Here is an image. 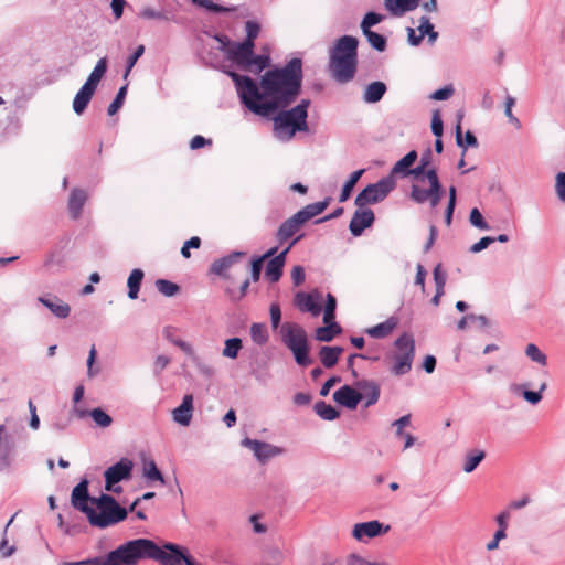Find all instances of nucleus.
Returning a JSON list of instances; mask_svg holds the SVG:
<instances>
[{
    "label": "nucleus",
    "mask_w": 565,
    "mask_h": 565,
    "mask_svg": "<svg viewBox=\"0 0 565 565\" xmlns=\"http://www.w3.org/2000/svg\"><path fill=\"white\" fill-rule=\"evenodd\" d=\"M343 349L340 347H323L320 350V360L326 367H332L342 354Z\"/></svg>",
    "instance_id": "nucleus-34"
},
{
    "label": "nucleus",
    "mask_w": 565,
    "mask_h": 565,
    "mask_svg": "<svg viewBox=\"0 0 565 565\" xmlns=\"http://www.w3.org/2000/svg\"><path fill=\"white\" fill-rule=\"evenodd\" d=\"M384 8L394 17H403L405 13L415 10L419 6V0H383ZM422 9L425 12H437V0H423Z\"/></svg>",
    "instance_id": "nucleus-14"
},
{
    "label": "nucleus",
    "mask_w": 565,
    "mask_h": 565,
    "mask_svg": "<svg viewBox=\"0 0 565 565\" xmlns=\"http://www.w3.org/2000/svg\"><path fill=\"white\" fill-rule=\"evenodd\" d=\"M228 75L235 83L241 102L253 114L268 117L285 108L298 95L301 85V61L292 58L284 68L268 71L259 85L247 76L234 72Z\"/></svg>",
    "instance_id": "nucleus-1"
},
{
    "label": "nucleus",
    "mask_w": 565,
    "mask_h": 565,
    "mask_svg": "<svg viewBox=\"0 0 565 565\" xmlns=\"http://www.w3.org/2000/svg\"><path fill=\"white\" fill-rule=\"evenodd\" d=\"M95 360H96V349L93 345L89 350V354H88V359H87V376L89 379H93L99 372L98 369L94 367Z\"/></svg>",
    "instance_id": "nucleus-62"
},
{
    "label": "nucleus",
    "mask_w": 565,
    "mask_h": 565,
    "mask_svg": "<svg viewBox=\"0 0 565 565\" xmlns=\"http://www.w3.org/2000/svg\"><path fill=\"white\" fill-rule=\"evenodd\" d=\"M333 401L348 409H355L364 401V406L370 407L377 403L380 398V387L373 381H360L356 388L350 385H343L334 391Z\"/></svg>",
    "instance_id": "nucleus-3"
},
{
    "label": "nucleus",
    "mask_w": 565,
    "mask_h": 565,
    "mask_svg": "<svg viewBox=\"0 0 565 565\" xmlns=\"http://www.w3.org/2000/svg\"><path fill=\"white\" fill-rule=\"evenodd\" d=\"M374 222V213L369 207H359L351 221H350V232L353 236H360L363 231L370 227Z\"/></svg>",
    "instance_id": "nucleus-20"
},
{
    "label": "nucleus",
    "mask_w": 565,
    "mask_h": 565,
    "mask_svg": "<svg viewBox=\"0 0 565 565\" xmlns=\"http://www.w3.org/2000/svg\"><path fill=\"white\" fill-rule=\"evenodd\" d=\"M152 546L150 559H154L161 565H189V563H193L188 555L186 548L177 544L168 543L159 546L152 541Z\"/></svg>",
    "instance_id": "nucleus-11"
},
{
    "label": "nucleus",
    "mask_w": 565,
    "mask_h": 565,
    "mask_svg": "<svg viewBox=\"0 0 565 565\" xmlns=\"http://www.w3.org/2000/svg\"><path fill=\"white\" fill-rule=\"evenodd\" d=\"M38 301L46 307L56 318L65 319L71 313V307L56 296L39 297Z\"/></svg>",
    "instance_id": "nucleus-24"
},
{
    "label": "nucleus",
    "mask_w": 565,
    "mask_h": 565,
    "mask_svg": "<svg viewBox=\"0 0 565 565\" xmlns=\"http://www.w3.org/2000/svg\"><path fill=\"white\" fill-rule=\"evenodd\" d=\"M242 446L252 450L255 458L260 462H266L270 458L277 457L284 452L280 447L250 438H244Z\"/></svg>",
    "instance_id": "nucleus-17"
},
{
    "label": "nucleus",
    "mask_w": 565,
    "mask_h": 565,
    "mask_svg": "<svg viewBox=\"0 0 565 565\" xmlns=\"http://www.w3.org/2000/svg\"><path fill=\"white\" fill-rule=\"evenodd\" d=\"M308 100H302L296 107L279 113L274 118L275 137L281 141L290 140L297 131L307 129Z\"/></svg>",
    "instance_id": "nucleus-6"
},
{
    "label": "nucleus",
    "mask_w": 565,
    "mask_h": 565,
    "mask_svg": "<svg viewBox=\"0 0 565 565\" xmlns=\"http://www.w3.org/2000/svg\"><path fill=\"white\" fill-rule=\"evenodd\" d=\"M555 190L559 201L565 203V172L556 174Z\"/></svg>",
    "instance_id": "nucleus-57"
},
{
    "label": "nucleus",
    "mask_w": 565,
    "mask_h": 565,
    "mask_svg": "<svg viewBox=\"0 0 565 565\" xmlns=\"http://www.w3.org/2000/svg\"><path fill=\"white\" fill-rule=\"evenodd\" d=\"M397 320L393 317L388 318L384 322H381L376 326L367 328L365 333L374 339H382L392 333V331L396 328Z\"/></svg>",
    "instance_id": "nucleus-27"
},
{
    "label": "nucleus",
    "mask_w": 565,
    "mask_h": 565,
    "mask_svg": "<svg viewBox=\"0 0 565 565\" xmlns=\"http://www.w3.org/2000/svg\"><path fill=\"white\" fill-rule=\"evenodd\" d=\"M222 43V50L225 56L232 63L244 68L248 57L253 54L254 43L242 42V43H223L221 39H217Z\"/></svg>",
    "instance_id": "nucleus-16"
},
{
    "label": "nucleus",
    "mask_w": 565,
    "mask_h": 565,
    "mask_svg": "<svg viewBox=\"0 0 565 565\" xmlns=\"http://www.w3.org/2000/svg\"><path fill=\"white\" fill-rule=\"evenodd\" d=\"M157 289L166 297H172L179 291L178 285L166 279L156 281Z\"/></svg>",
    "instance_id": "nucleus-51"
},
{
    "label": "nucleus",
    "mask_w": 565,
    "mask_h": 565,
    "mask_svg": "<svg viewBox=\"0 0 565 565\" xmlns=\"http://www.w3.org/2000/svg\"><path fill=\"white\" fill-rule=\"evenodd\" d=\"M525 354L533 362L544 366L546 364V355L534 343H529L525 348Z\"/></svg>",
    "instance_id": "nucleus-48"
},
{
    "label": "nucleus",
    "mask_w": 565,
    "mask_h": 565,
    "mask_svg": "<svg viewBox=\"0 0 565 565\" xmlns=\"http://www.w3.org/2000/svg\"><path fill=\"white\" fill-rule=\"evenodd\" d=\"M383 15L376 12H367L362 22H361V29L363 32L371 31V26L382 22Z\"/></svg>",
    "instance_id": "nucleus-53"
},
{
    "label": "nucleus",
    "mask_w": 565,
    "mask_h": 565,
    "mask_svg": "<svg viewBox=\"0 0 565 565\" xmlns=\"http://www.w3.org/2000/svg\"><path fill=\"white\" fill-rule=\"evenodd\" d=\"M391 525L377 520L355 523L352 527V537L360 543L387 534Z\"/></svg>",
    "instance_id": "nucleus-15"
},
{
    "label": "nucleus",
    "mask_w": 565,
    "mask_h": 565,
    "mask_svg": "<svg viewBox=\"0 0 565 565\" xmlns=\"http://www.w3.org/2000/svg\"><path fill=\"white\" fill-rule=\"evenodd\" d=\"M363 33L366 36L367 42L370 43V45L373 49H375L380 52L385 50L386 41H385L384 36H382L381 34H379L376 32H373V31H366Z\"/></svg>",
    "instance_id": "nucleus-50"
},
{
    "label": "nucleus",
    "mask_w": 565,
    "mask_h": 565,
    "mask_svg": "<svg viewBox=\"0 0 565 565\" xmlns=\"http://www.w3.org/2000/svg\"><path fill=\"white\" fill-rule=\"evenodd\" d=\"M337 300L328 294L326 297V305L323 310V327L316 330V339L323 342L331 341L335 335L341 333V327L334 321L335 318Z\"/></svg>",
    "instance_id": "nucleus-12"
},
{
    "label": "nucleus",
    "mask_w": 565,
    "mask_h": 565,
    "mask_svg": "<svg viewBox=\"0 0 565 565\" xmlns=\"http://www.w3.org/2000/svg\"><path fill=\"white\" fill-rule=\"evenodd\" d=\"M322 295L315 290L311 292H297L295 296V305L300 311L310 312L317 317L321 312Z\"/></svg>",
    "instance_id": "nucleus-18"
},
{
    "label": "nucleus",
    "mask_w": 565,
    "mask_h": 565,
    "mask_svg": "<svg viewBox=\"0 0 565 565\" xmlns=\"http://www.w3.org/2000/svg\"><path fill=\"white\" fill-rule=\"evenodd\" d=\"M277 253V247H273L269 250H267L262 257L254 259L252 263V279L254 281H257L260 276V270L263 267V260L268 257L275 256Z\"/></svg>",
    "instance_id": "nucleus-46"
},
{
    "label": "nucleus",
    "mask_w": 565,
    "mask_h": 565,
    "mask_svg": "<svg viewBox=\"0 0 565 565\" xmlns=\"http://www.w3.org/2000/svg\"><path fill=\"white\" fill-rule=\"evenodd\" d=\"M386 90V86L382 82H373L367 85L364 92V100L367 103L379 102Z\"/></svg>",
    "instance_id": "nucleus-37"
},
{
    "label": "nucleus",
    "mask_w": 565,
    "mask_h": 565,
    "mask_svg": "<svg viewBox=\"0 0 565 565\" xmlns=\"http://www.w3.org/2000/svg\"><path fill=\"white\" fill-rule=\"evenodd\" d=\"M94 499L88 495L87 480H82L72 491V504L84 513L92 507Z\"/></svg>",
    "instance_id": "nucleus-23"
},
{
    "label": "nucleus",
    "mask_w": 565,
    "mask_h": 565,
    "mask_svg": "<svg viewBox=\"0 0 565 565\" xmlns=\"http://www.w3.org/2000/svg\"><path fill=\"white\" fill-rule=\"evenodd\" d=\"M315 411L324 420H334L340 416V413L332 405L324 402L316 403Z\"/></svg>",
    "instance_id": "nucleus-42"
},
{
    "label": "nucleus",
    "mask_w": 565,
    "mask_h": 565,
    "mask_svg": "<svg viewBox=\"0 0 565 565\" xmlns=\"http://www.w3.org/2000/svg\"><path fill=\"white\" fill-rule=\"evenodd\" d=\"M428 36V41L434 43L437 40L438 33L434 30V25L430 23L427 17H422L418 25V36L420 41L424 36Z\"/></svg>",
    "instance_id": "nucleus-44"
},
{
    "label": "nucleus",
    "mask_w": 565,
    "mask_h": 565,
    "mask_svg": "<svg viewBox=\"0 0 565 565\" xmlns=\"http://www.w3.org/2000/svg\"><path fill=\"white\" fill-rule=\"evenodd\" d=\"M198 7L204 8L212 12H222L226 9L222 6L216 4L213 0H192Z\"/></svg>",
    "instance_id": "nucleus-61"
},
{
    "label": "nucleus",
    "mask_w": 565,
    "mask_h": 565,
    "mask_svg": "<svg viewBox=\"0 0 565 565\" xmlns=\"http://www.w3.org/2000/svg\"><path fill=\"white\" fill-rule=\"evenodd\" d=\"M327 206H328L327 201L317 202V203L308 204L307 206H305L303 209L298 211L296 214H297V217L300 218V222L306 223L310 218L322 213Z\"/></svg>",
    "instance_id": "nucleus-33"
},
{
    "label": "nucleus",
    "mask_w": 565,
    "mask_h": 565,
    "mask_svg": "<svg viewBox=\"0 0 565 565\" xmlns=\"http://www.w3.org/2000/svg\"><path fill=\"white\" fill-rule=\"evenodd\" d=\"M414 183L411 198L417 203L429 202L433 207L437 206L441 199V185L435 169L423 171V168L412 170Z\"/></svg>",
    "instance_id": "nucleus-5"
},
{
    "label": "nucleus",
    "mask_w": 565,
    "mask_h": 565,
    "mask_svg": "<svg viewBox=\"0 0 565 565\" xmlns=\"http://www.w3.org/2000/svg\"><path fill=\"white\" fill-rule=\"evenodd\" d=\"M95 90L85 84L79 88L73 99V110L76 115H82L90 102Z\"/></svg>",
    "instance_id": "nucleus-26"
},
{
    "label": "nucleus",
    "mask_w": 565,
    "mask_h": 565,
    "mask_svg": "<svg viewBox=\"0 0 565 565\" xmlns=\"http://www.w3.org/2000/svg\"><path fill=\"white\" fill-rule=\"evenodd\" d=\"M411 424V415H404L398 419L394 420L392 426L395 428V434L397 437L404 439V449H408L415 444V437L405 431V427Z\"/></svg>",
    "instance_id": "nucleus-25"
},
{
    "label": "nucleus",
    "mask_w": 565,
    "mask_h": 565,
    "mask_svg": "<svg viewBox=\"0 0 565 565\" xmlns=\"http://www.w3.org/2000/svg\"><path fill=\"white\" fill-rule=\"evenodd\" d=\"M484 458V451L482 450H475L469 452L463 461L462 469L466 473H471L478 465L483 460Z\"/></svg>",
    "instance_id": "nucleus-43"
},
{
    "label": "nucleus",
    "mask_w": 565,
    "mask_h": 565,
    "mask_svg": "<svg viewBox=\"0 0 565 565\" xmlns=\"http://www.w3.org/2000/svg\"><path fill=\"white\" fill-rule=\"evenodd\" d=\"M243 348L242 340L239 338H230L224 342L222 355L226 359L234 360L238 356L239 351Z\"/></svg>",
    "instance_id": "nucleus-38"
},
{
    "label": "nucleus",
    "mask_w": 565,
    "mask_h": 565,
    "mask_svg": "<svg viewBox=\"0 0 565 565\" xmlns=\"http://www.w3.org/2000/svg\"><path fill=\"white\" fill-rule=\"evenodd\" d=\"M396 181L393 175L382 178L376 183L369 184L355 198L354 204L364 207L383 201L395 188Z\"/></svg>",
    "instance_id": "nucleus-10"
},
{
    "label": "nucleus",
    "mask_w": 565,
    "mask_h": 565,
    "mask_svg": "<svg viewBox=\"0 0 565 565\" xmlns=\"http://www.w3.org/2000/svg\"><path fill=\"white\" fill-rule=\"evenodd\" d=\"M271 328L275 330L278 328L281 319V311L278 303L274 302L269 307Z\"/></svg>",
    "instance_id": "nucleus-60"
},
{
    "label": "nucleus",
    "mask_w": 565,
    "mask_h": 565,
    "mask_svg": "<svg viewBox=\"0 0 565 565\" xmlns=\"http://www.w3.org/2000/svg\"><path fill=\"white\" fill-rule=\"evenodd\" d=\"M86 200L87 194L84 191L78 189L72 191L68 201V210L73 217H78Z\"/></svg>",
    "instance_id": "nucleus-30"
},
{
    "label": "nucleus",
    "mask_w": 565,
    "mask_h": 565,
    "mask_svg": "<svg viewBox=\"0 0 565 565\" xmlns=\"http://www.w3.org/2000/svg\"><path fill=\"white\" fill-rule=\"evenodd\" d=\"M299 239V237H297L296 239H294L286 249H284L280 254L276 255L275 257H273L267 266H266V270H265V276L273 282L277 281L280 276H281V273H282V267H284V264H285V258H286V255L287 253L290 250V248L292 247V245Z\"/></svg>",
    "instance_id": "nucleus-22"
},
{
    "label": "nucleus",
    "mask_w": 565,
    "mask_h": 565,
    "mask_svg": "<svg viewBox=\"0 0 565 565\" xmlns=\"http://www.w3.org/2000/svg\"><path fill=\"white\" fill-rule=\"evenodd\" d=\"M394 347L395 352L392 356L391 372L397 376L404 375L412 369L415 354L414 338L408 333H404L395 340Z\"/></svg>",
    "instance_id": "nucleus-9"
},
{
    "label": "nucleus",
    "mask_w": 565,
    "mask_h": 565,
    "mask_svg": "<svg viewBox=\"0 0 565 565\" xmlns=\"http://www.w3.org/2000/svg\"><path fill=\"white\" fill-rule=\"evenodd\" d=\"M358 40L344 35L338 40L330 61V68L334 78L339 82L350 81L356 66Z\"/></svg>",
    "instance_id": "nucleus-2"
},
{
    "label": "nucleus",
    "mask_w": 565,
    "mask_h": 565,
    "mask_svg": "<svg viewBox=\"0 0 565 565\" xmlns=\"http://www.w3.org/2000/svg\"><path fill=\"white\" fill-rule=\"evenodd\" d=\"M242 253H233L226 257H223L218 260H215L212 264L211 270L218 276H224L228 268H231L234 263L237 262V259L242 256Z\"/></svg>",
    "instance_id": "nucleus-31"
},
{
    "label": "nucleus",
    "mask_w": 565,
    "mask_h": 565,
    "mask_svg": "<svg viewBox=\"0 0 565 565\" xmlns=\"http://www.w3.org/2000/svg\"><path fill=\"white\" fill-rule=\"evenodd\" d=\"M269 65V56L268 55H250L248 61L243 70L260 73L264 68Z\"/></svg>",
    "instance_id": "nucleus-39"
},
{
    "label": "nucleus",
    "mask_w": 565,
    "mask_h": 565,
    "mask_svg": "<svg viewBox=\"0 0 565 565\" xmlns=\"http://www.w3.org/2000/svg\"><path fill=\"white\" fill-rule=\"evenodd\" d=\"M142 473L146 479L149 481H157L160 484H164V479L162 473L158 469L156 462L153 460H147L143 463Z\"/></svg>",
    "instance_id": "nucleus-41"
},
{
    "label": "nucleus",
    "mask_w": 565,
    "mask_h": 565,
    "mask_svg": "<svg viewBox=\"0 0 565 565\" xmlns=\"http://www.w3.org/2000/svg\"><path fill=\"white\" fill-rule=\"evenodd\" d=\"M60 565H106L105 557H94L78 562H63Z\"/></svg>",
    "instance_id": "nucleus-64"
},
{
    "label": "nucleus",
    "mask_w": 565,
    "mask_h": 565,
    "mask_svg": "<svg viewBox=\"0 0 565 565\" xmlns=\"http://www.w3.org/2000/svg\"><path fill=\"white\" fill-rule=\"evenodd\" d=\"M15 462V449L10 441L6 426L0 425V471H7Z\"/></svg>",
    "instance_id": "nucleus-19"
},
{
    "label": "nucleus",
    "mask_w": 565,
    "mask_h": 565,
    "mask_svg": "<svg viewBox=\"0 0 565 565\" xmlns=\"http://www.w3.org/2000/svg\"><path fill=\"white\" fill-rule=\"evenodd\" d=\"M446 279H447L446 273L443 270L441 265L438 264L434 268V280H435L436 289L444 290L445 285H446Z\"/></svg>",
    "instance_id": "nucleus-56"
},
{
    "label": "nucleus",
    "mask_w": 565,
    "mask_h": 565,
    "mask_svg": "<svg viewBox=\"0 0 565 565\" xmlns=\"http://www.w3.org/2000/svg\"><path fill=\"white\" fill-rule=\"evenodd\" d=\"M363 173H364V169H360V170L354 171L350 175V178L347 180V182L342 186V191L339 196L340 202H345L350 198L354 185L356 184V182L359 181V179L362 177Z\"/></svg>",
    "instance_id": "nucleus-40"
},
{
    "label": "nucleus",
    "mask_w": 565,
    "mask_h": 565,
    "mask_svg": "<svg viewBox=\"0 0 565 565\" xmlns=\"http://www.w3.org/2000/svg\"><path fill=\"white\" fill-rule=\"evenodd\" d=\"M461 119H462V114L459 115L458 122L456 125V143L458 145V147L463 149V152H466L468 147H476L477 146V139L472 135L471 131H467L465 134V137H462Z\"/></svg>",
    "instance_id": "nucleus-32"
},
{
    "label": "nucleus",
    "mask_w": 565,
    "mask_h": 565,
    "mask_svg": "<svg viewBox=\"0 0 565 565\" xmlns=\"http://www.w3.org/2000/svg\"><path fill=\"white\" fill-rule=\"evenodd\" d=\"M546 390V383H541L539 391L523 390L522 395L524 399L531 405H536L542 401V393Z\"/></svg>",
    "instance_id": "nucleus-49"
},
{
    "label": "nucleus",
    "mask_w": 565,
    "mask_h": 565,
    "mask_svg": "<svg viewBox=\"0 0 565 565\" xmlns=\"http://www.w3.org/2000/svg\"><path fill=\"white\" fill-rule=\"evenodd\" d=\"M250 338L259 345L265 344L268 341V331L264 323H253L250 326Z\"/></svg>",
    "instance_id": "nucleus-45"
},
{
    "label": "nucleus",
    "mask_w": 565,
    "mask_h": 565,
    "mask_svg": "<svg viewBox=\"0 0 565 565\" xmlns=\"http://www.w3.org/2000/svg\"><path fill=\"white\" fill-rule=\"evenodd\" d=\"M142 279L143 271L141 269L136 268L130 273L127 279L129 299H137Z\"/></svg>",
    "instance_id": "nucleus-36"
},
{
    "label": "nucleus",
    "mask_w": 565,
    "mask_h": 565,
    "mask_svg": "<svg viewBox=\"0 0 565 565\" xmlns=\"http://www.w3.org/2000/svg\"><path fill=\"white\" fill-rule=\"evenodd\" d=\"M495 239L490 236H484L480 238L477 243L470 246V252L473 254L480 253L486 249L490 244H492Z\"/></svg>",
    "instance_id": "nucleus-63"
},
{
    "label": "nucleus",
    "mask_w": 565,
    "mask_h": 565,
    "mask_svg": "<svg viewBox=\"0 0 565 565\" xmlns=\"http://www.w3.org/2000/svg\"><path fill=\"white\" fill-rule=\"evenodd\" d=\"M454 95V87L451 85L444 86L437 90H435L430 98L434 100H446Z\"/></svg>",
    "instance_id": "nucleus-58"
},
{
    "label": "nucleus",
    "mask_w": 565,
    "mask_h": 565,
    "mask_svg": "<svg viewBox=\"0 0 565 565\" xmlns=\"http://www.w3.org/2000/svg\"><path fill=\"white\" fill-rule=\"evenodd\" d=\"M416 159H417V152L415 150L409 151L407 154H405L401 160H398L395 163L390 175L394 177V174H397V173H403L405 175L412 174V170H408V168L411 166H413V163L416 161Z\"/></svg>",
    "instance_id": "nucleus-35"
},
{
    "label": "nucleus",
    "mask_w": 565,
    "mask_h": 565,
    "mask_svg": "<svg viewBox=\"0 0 565 565\" xmlns=\"http://www.w3.org/2000/svg\"><path fill=\"white\" fill-rule=\"evenodd\" d=\"M282 342L292 352L295 361L301 365L310 364L308 356V339L303 328L297 323L285 322L280 328Z\"/></svg>",
    "instance_id": "nucleus-8"
},
{
    "label": "nucleus",
    "mask_w": 565,
    "mask_h": 565,
    "mask_svg": "<svg viewBox=\"0 0 565 565\" xmlns=\"http://www.w3.org/2000/svg\"><path fill=\"white\" fill-rule=\"evenodd\" d=\"M469 221L472 226H475L479 230H488L489 228L488 223L486 222L481 212L477 207H473L470 211Z\"/></svg>",
    "instance_id": "nucleus-54"
},
{
    "label": "nucleus",
    "mask_w": 565,
    "mask_h": 565,
    "mask_svg": "<svg viewBox=\"0 0 565 565\" xmlns=\"http://www.w3.org/2000/svg\"><path fill=\"white\" fill-rule=\"evenodd\" d=\"M126 94H127V86H122L119 88L115 99L113 100V103L108 106V109H107V113L109 116H113L115 115L119 108L122 106L124 104V100H125V97H126Z\"/></svg>",
    "instance_id": "nucleus-52"
},
{
    "label": "nucleus",
    "mask_w": 565,
    "mask_h": 565,
    "mask_svg": "<svg viewBox=\"0 0 565 565\" xmlns=\"http://www.w3.org/2000/svg\"><path fill=\"white\" fill-rule=\"evenodd\" d=\"M443 120H441V117H440V113L439 110H435L433 113V117H431V132L434 134L435 137H441L443 136Z\"/></svg>",
    "instance_id": "nucleus-59"
},
{
    "label": "nucleus",
    "mask_w": 565,
    "mask_h": 565,
    "mask_svg": "<svg viewBox=\"0 0 565 565\" xmlns=\"http://www.w3.org/2000/svg\"><path fill=\"white\" fill-rule=\"evenodd\" d=\"M107 71V60L106 57H102L97 61L94 70L90 72L89 76L87 77L86 82L84 83L86 86L93 88L96 90L99 82L104 77L105 73Z\"/></svg>",
    "instance_id": "nucleus-29"
},
{
    "label": "nucleus",
    "mask_w": 565,
    "mask_h": 565,
    "mask_svg": "<svg viewBox=\"0 0 565 565\" xmlns=\"http://www.w3.org/2000/svg\"><path fill=\"white\" fill-rule=\"evenodd\" d=\"M92 507L85 512L89 523L97 527H107L119 523L127 516V510L121 508L114 498L102 494L92 501Z\"/></svg>",
    "instance_id": "nucleus-4"
},
{
    "label": "nucleus",
    "mask_w": 565,
    "mask_h": 565,
    "mask_svg": "<svg viewBox=\"0 0 565 565\" xmlns=\"http://www.w3.org/2000/svg\"><path fill=\"white\" fill-rule=\"evenodd\" d=\"M132 468L134 463L128 458H122L117 463L107 468L104 473L105 490L119 493L121 491V487L118 486V483L130 478Z\"/></svg>",
    "instance_id": "nucleus-13"
},
{
    "label": "nucleus",
    "mask_w": 565,
    "mask_h": 565,
    "mask_svg": "<svg viewBox=\"0 0 565 565\" xmlns=\"http://www.w3.org/2000/svg\"><path fill=\"white\" fill-rule=\"evenodd\" d=\"M152 541L137 539L121 544L105 556L106 565H137L142 559H150Z\"/></svg>",
    "instance_id": "nucleus-7"
},
{
    "label": "nucleus",
    "mask_w": 565,
    "mask_h": 565,
    "mask_svg": "<svg viewBox=\"0 0 565 565\" xmlns=\"http://www.w3.org/2000/svg\"><path fill=\"white\" fill-rule=\"evenodd\" d=\"M164 334L174 345L180 348L185 354L192 355L194 353L193 347L189 342H185L179 338H172L170 335L169 329L164 330Z\"/></svg>",
    "instance_id": "nucleus-55"
},
{
    "label": "nucleus",
    "mask_w": 565,
    "mask_h": 565,
    "mask_svg": "<svg viewBox=\"0 0 565 565\" xmlns=\"http://www.w3.org/2000/svg\"><path fill=\"white\" fill-rule=\"evenodd\" d=\"M172 419L175 424L186 427L190 425L193 416V397L188 394L183 397L180 406L171 412Z\"/></svg>",
    "instance_id": "nucleus-21"
},
{
    "label": "nucleus",
    "mask_w": 565,
    "mask_h": 565,
    "mask_svg": "<svg viewBox=\"0 0 565 565\" xmlns=\"http://www.w3.org/2000/svg\"><path fill=\"white\" fill-rule=\"evenodd\" d=\"M94 423L103 428L109 427L113 423L111 417L102 408H94L89 413Z\"/></svg>",
    "instance_id": "nucleus-47"
},
{
    "label": "nucleus",
    "mask_w": 565,
    "mask_h": 565,
    "mask_svg": "<svg viewBox=\"0 0 565 565\" xmlns=\"http://www.w3.org/2000/svg\"><path fill=\"white\" fill-rule=\"evenodd\" d=\"M303 223L297 217V214L285 221L277 232V238L279 242H285L290 238Z\"/></svg>",
    "instance_id": "nucleus-28"
}]
</instances>
